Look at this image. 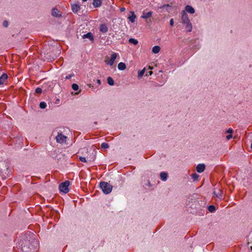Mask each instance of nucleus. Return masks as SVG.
I'll return each mask as SVG.
<instances>
[{"label":"nucleus","instance_id":"nucleus-1","mask_svg":"<svg viewBox=\"0 0 252 252\" xmlns=\"http://www.w3.org/2000/svg\"><path fill=\"white\" fill-rule=\"evenodd\" d=\"M99 186L103 192L105 194L110 193L112 191V186L107 182H101Z\"/></svg>","mask_w":252,"mask_h":252},{"label":"nucleus","instance_id":"nucleus-2","mask_svg":"<svg viewBox=\"0 0 252 252\" xmlns=\"http://www.w3.org/2000/svg\"><path fill=\"white\" fill-rule=\"evenodd\" d=\"M70 183L68 181H66L62 183L59 186V189L60 191L66 193L69 191L68 186Z\"/></svg>","mask_w":252,"mask_h":252},{"label":"nucleus","instance_id":"nucleus-3","mask_svg":"<svg viewBox=\"0 0 252 252\" xmlns=\"http://www.w3.org/2000/svg\"><path fill=\"white\" fill-rule=\"evenodd\" d=\"M21 250L23 252H35V250L33 246L28 243L22 247Z\"/></svg>","mask_w":252,"mask_h":252},{"label":"nucleus","instance_id":"nucleus-4","mask_svg":"<svg viewBox=\"0 0 252 252\" xmlns=\"http://www.w3.org/2000/svg\"><path fill=\"white\" fill-rule=\"evenodd\" d=\"M181 19L182 23L183 24H186V23H189L190 20L189 19L188 15L185 11L183 10L181 11Z\"/></svg>","mask_w":252,"mask_h":252},{"label":"nucleus","instance_id":"nucleus-5","mask_svg":"<svg viewBox=\"0 0 252 252\" xmlns=\"http://www.w3.org/2000/svg\"><path fill=\"white\" fill-rule=\"evenodd\" d=\"M66 139L67 137L62 133H58L56 137L57 142L61 144L65 143Z\"/></svg>","mask_w":252,"mask_h":252},{"label":"nucleus","instance_id":"nucleus-6","mask_svg":"<svg viewBox=\"0 0 252 252\" xmlns=\"http://www.w3.org/2000/svg\"><path fill=\"white\" fill-rule=\"evenodd\" d=\"M153 11H150L148 12H146L145 11H143L142 15L141 16V18L144 19H147L152 17L153 15Z\"/></svg>","mask_w":252,"mask_h":252},{"label":"nucleus","instance_id":"nucleus-7","mask_svg":"<svg viewBox=\"0 0 252 252\" xmlns=\"http://www.w3.org/2000/svg\"><path fill=\"white\" fill-rule=\"evenodd\" d=\"M52 15L54 17H60L62 16V13L58 9L54 8L52 10Z\"/></svg>","mask_w":252,"mask_h":252},{"label":"nucleus","instance_id":"nucleus-8","mask_svg":"<svg viewBox=\"0 0 252 252\" xmlns=\"http://www.w3.org/2000/svg\"><path fill=\"white\" fill-rule=\"evenodd\" d=\"M71 8H72V11L74 13H77L78 11L79 10H80V5L79 4L74 3V4H72Z\"/></svg>","mask_w":252,"mask_h":252},{"label":"nucleus","instance_id":"nucleus-9","mask_svg":"<svg viewBox=\"0 0 252 252\" xmlns=\"http://www.w3.org/2000/svg\"><path fill=\"white\" fill-rule=\"evenodd\" d=\"M117 53H113L111 55L110 59V60L109 62L108 63V64H109L110 65H112L114 63L115 60H116L117 58Z\"/></svg>","mask_w":252,"mask_h":252},{"label":"nucleus","instance_id":"nucleus-10","mask_svg":"<svg viewBox=\"0 0 252 252\" xmlns=\"http://www.w3.org/2000/svg\"><path fill=\"white\" fill-rule=\"evenodd\" d=\"M82 38L83 39L88 38L92 41H93L94 40V35H93V33L90 32H88L87 33L83 35Z\"/></svg>","mask_w":252,"mask_h":252},{"label":"nucleus","instance_id":"nucleus-11","mask_svg":"<svg viewBox=\"0 0 252 252\" xmlns=\"http://www.w3.org/2000/svg\"><path fill=\"white\" fill-rule=\"evenodd\" d=\"M205 166L204 164H199L197 165L196 169L197 172L202 173L205 170Z\"/></svg>","mask_w":252,"mask_h":252},{"label":"nucleus","instance_id":"nucleus-12","mask_svg":"<svg viewBox=\"0 0 252 252\" xmlns=\"http://www.w3.org/2000/svg\"><path fill=\"white\" fill-rule=\"evenodd\" d=\"M99 31L102 33H105L108 32V28L105 24H101L99 27Z\"/></svg>","mask_w":252,"mask_h":252},{"label":"nucleus","instance_id":"nucleus-13","mask_svg":"<svg viewBox=\"0 0 252 252\" xmlns=\"http://www.w3.org/2000/svg\"><path fill=\"white\" fill-rule=\"evenodd\" d=\"M7 75L6 73H3L0 77V85H2L4 83L5 80L7 79Z\"/></svg>","mask_w":252,"mask_h":252},{"label":"nucleus","instance_id":"nucleus-14","mask_svg":"<svg viewBox=\"0 0 252 252\" xmlns=\"http://www.w3.org/2000/svg\"><path fill=\"white\" fill-rule=\"evenodd\" d=\"M185 10L187 12L190 14H193L195 12L194 8L190 5H187L185 7Z\"/></svg>","mask_w":252,"mask_h":252},{"label":"nucleus","instance_id":"nucleus-15","mask_svg":"<svg viewBox=\"0 0 252 252\" xmlns=\"http://www.w3.org/2000/svg\"><path fill=\"white\" fill-rule=\"evenodd\" d=\"M93 4L95 7H100L102 4L101 0H93Z\"/></svg>","mask_w":252,"mask_h":252},{"label":"nucleus","instance_id":"nucleus-16","mask_svg":"<svg viewBox=\"0 0 252 252\" xmlns=\"http://www.w3.org/2000/svg\"><path fill=\"white\" fill-rule=\"evenodd\" d=\"M160 179L163 181H166L167 179L168 174L166 172H161L160 174Z\"/></svg>","mask_w":252,"mask_h":252},{"label":"nucleus","instance_id":"nucleus-17","mask_svg":"<svg viewBox=\"0 0 252 252\" xmlns=\"http://www.w3.org/2000/svg\"><path fill=\"white\" fill-rule=\"evenodd\" d=\"M184 25H186V30L187 32H190L192 29V24L191 22H189V23H186V24Z\"/></svg>","mask_w":252,"mask_h":252},{"label":"nucleus","instance_id":"nucleus-18","mask_svg":"<svg viewBox=\"0 0 252 252\" xmlns=\"http://www.w3.org/2000/svg\"><path fill=\"white\" fill-rule=\"evenodd\" d=\"M118 68L120 70H124L126 68V65L125 63L121 62L118 64Z\"/></svg>","mask_w":252,"mask_h":252},{"label":"nucleus","instance_id":"nucleus-19","mask_svg":"<svg viewBox=\"0 0 252 252\" xmlns=\"http://www.w3.org/2000/svg\"><path fill=\"white\" fill-rule=\"evenodd\" d=\"M213 194L218 198H220L222 195V191L220 189H217V190H214L213 192Z\"/></svg>","mask_w":252,"mask_h":252},{"label":"nucleus","instance_id":"nucleus-20","mask_svg":"<svg viewBox=\"0 0 252 252\" xmlns=\"http://www.w3.org/2000/svg\"><path fill=\"white\" fill-rule=\"evenodd\" d=\"M160 50V47L158 45L155 46L152 48V52L155 53L157 54L158 53Z\"/></svg>","mask_w":252,"mask_h":252},{"label":"nucleus","instance_id":"nucleus-21","mask_svg":"<svg viewBox=\"0 0 252 252\" xmlns=\"http://www.w3.org/2000/svg\"><path fill=\"white\" fill-rule=\"evenodd\" d=\"M131 13H132V15L129 16L128 17V19H129V20H130V22L133 23V22H134L135 21V19L136 16L134 14V12H131Z\"/></svg>","mask_w":252,"mask_h":252},{"label":"nucleus","instance_id":"nucleus-22","mask_svg":"<svg viewBox=\"0 0 252 252\" xmlns=\"http://www.w3.org/2000/svg\"><path fill=\"white\" fill-rule=\"evenodd\" d=\"M128 42L130 43L133 44L135 45H137L138 43V41L137 39L132 38H129L128 40Z\"/></svg>","mask_w":252,"mask_h":252},{"label":"nucleus","instance_id":"nucleus-23","mask_svg":"<svg viewBox=\"0 0 252 252\" xmlns=\"http://www.w3.org/2000/svg\"><path fill=\"white\" fill-rule=\"evenodd\" d=\"M107 83L110 86H113L114 84V81L113 78L111 77H108L107 78Z\"/></svg>","mask_w":252,"mask_h":252},{"label":"nucleus","instance_id":"nucleus-24","mask_svg":"<svg viewBox=\"0 0 252 252\" xmlns=\"http://www.w3.org/2000/svg\"><path fill=\"white\" fill-rule=\"evenodd\" d=\"M208 209L210 212L212 213L215 211L216 208L214 205H210L208 206Z\"/></svg>","mask_w":252,"mask_h":252},{"label":"nucleus","instance_id":"nucleus-25","mask_svg":"<svg viewBox=\"0 0 252 252\" xmlns=\"http://www.w3.org/2000/svg\"><path fill=\"white\" fill-rule=\"evenodd\" d=\"M46 106H47L46 103L44 101L41 102L39 104V107L41 109L45 108Z\"/></svg>","mask_w":252,"mask_h":252},{"label":"nucleus","instance_id":"nucleus-26","mask_svg":"<svg viewBox=\"0 0 252 252\" xmlns=\"http://www.w3.org/2000/svg\"><path fill=\"white\" fill-rule=\"evenodd\" d=\"M72 88L74 91H77L79 89V86L77 84L74 83L72 85Z\"/></svg>","mask_w":252,"mask_h":252},{"label":"nucleus","instance_id":"nucleus-27","mask_svg":"<svg viewBox=\"0 0 252 252\" xmlns=\"http://www.w3.org/2000/svg\"><path fill=\"white\" fill-rule=\"evenodd\" d=\"M199 176L198 174H197L196 173H193L191 175V177H192V179L194 180V181H195L198 178Z\"/></svg>","mask_w":252,"mask_h":252},{"label":"nucleus","instance_id":"nucleus-28","mask_svg":"<svg viewBox=\"0 0 252 252\" xmlns=\"http://www.w3.org/2000/svg\"><path fill=\"white\" fill-rule=\"evenodd\" d=\"M101 147L102 148L106 149L109 147V145L107 143H102L101 145Z\"/></svg>","mask_w":252,"mask_h":252},{"label":"nucleus","instance_id":"nucleus-29","mask_svg":"<svg viewBox=\"0 0 252 252\" xmlns=\"http://www.w3.org/2000/svg\"><path fill=\"white\" fill-rule=\"evenodd\" d=\"M144 72H145V68H144L143 70H142L141 71H140L138 72V76L139 77H141L144 75Z\"/></svg>","mask_w":252,"mask_h":252},{"label":"nucleus","instance_id":"nucleus-30","mask_svg":"<svg viewBox=\"0 0 252 252\" xmlns=\"http://www.w3.org/2000/svg\"><path fill=\"white\" fill-rule=\"evenodd\" d=\"M42 89L38 87L35 89V93L37 94H40L42 92Z\"/></svg>","mask_w":252,"mask_h":252},{"label":"nucleus","instance_id":"nucleus-31","mask_svg":"<svg viewBox=\"0 0 252 252\" xmlns=\"http://www.w3.org/2000/svg\"><path fill=\"white\" fill-rule=\"evenodd\" d=\"M79 158L81 162H87V160L85 158L83 157H80Z\"/></svg>","mask_w":252,"mask_h":252},{"label":"nucleus","instance_id":"nucleus-32","mask_svg":"<svg viewBox=\"0 0 252 252\" xmlns=\"http://www.w3.org/2000/svg\"><path fill=\"white\" fill-rule=\"evenodd\" d=\"M74 76V74H69L68 75L66 76L65 79H70L71 78V77Z\"/></svg>","mask_w":252,"mask_h":252},{"label":"nucleus","instance_id":"nucleus-33","mask_svg":"<svg viewBox=\"0 0 252 252\" xmlns=\"http://www.w3.org/2000/svg\"><path fill=\"white\" fill-rule=\"evenodd\" d=\"M233 132V129L231 128H229L227 131L226 133L231 134Z\"/></svg>","mask_w":252,"mask_h":252},{"label":"nucleus","instance_id":"nucleus-34","mask_svg":"<svg viewBox=\"0 0 252 252\" xmlns=\"http://www.w3.org/2000/svg\"><path fill=\"white\" fill-rule=\"evenodd\" d=\"M170 25L171 26H173L174 25V20L173 19H171L170 20Z\"/></svg>","mask_w":252,"mask_h":252},{"label":"nucleus","instance_id":"nucleus-35","mask_svg":"<svg viewBox=\"0 0 252 252\" xmlns=\"http://www.w3.org/2000/svg\"><path fill=\"white\" fill-rule=\"evenodd\" d=\"M232 137V135L231 134L227 135L226 137V138L227 140L230 139Z\"/></svg>","mask_w":252,"mask_h":252},{"label":"nucleus","instance_id":"nucleus-36","mask_svg":"<svg viewBox=\"0 0 252 252\" xmlns=\"http://www.w3.org/2000/svg\"><path fill=\"white\" fill-rule=\"evenodd\" d=\"M170 6L169 4H164L160 7V8H164L166 7Z\"/></svg>","mask_w":252,"mask_h":252},{"label":"nucleus","instance_id":"nucleus-37","mask_svg":"<svg viewBox=\"0 0 252 252\" xmlns=\"http://www.w3.org/2000/svg\"><path fill=\"white\" fill-rule=\"evenodd\" d=\"M8 23L7 21H4V22H3V26L5 27H7L8 26Z\"/></svg>","mask_w":252,"mask_h":252},{"label":"nucleus","instance_id":"nucleus-38","mask_svg":"<svg viewBox=\"0 0 252 252\" xmlns=\"http://www.w3.org/2000/svg\"><path fill=\"white\" fill-rule=\"evenodd\" d=\"M125 9H125V7H122V8H121V9H120V11H121V12H123V11H124L125 10Z\"/></svg>","mask_w":252,"mask_h":252},{"label":"nucleus","instance_id":"nucleus-39","mask_svg":"<svg viewBox=\"0 0 252 252\" xmlns=\"http://www.w3.org/2000/svg\"><path fill=\"white\" fill-rule=\"evenodd\" d=\"M152 74H153V72H152V71H150L149 72V74H146V76H148V75H152Z\"/></svg>","mask_w":252,"mask_h":252},{"label":"nucleus","instance_id":"nucleus-40","mask_svg":"<svg viewBox=\"0 0 252 252\" xmlns=\"http://www.w3.org/2000/svg\"><path fill=\"white\" fill-rule=\"evenodd\" d=\"M97 83L99 85L101 84V81L99 79L97 80Z\"/></svg>","mask_w":252,"mask_h":252},{"label":"nucleus","instance_id":"nucleus-41","mask_svg":"<svg viewBox=\"0 0 252 252\" xmlns=\"http://www.w3.org/2000/svg\"><path fill=\"white\" fill-rule=\"evenodd\" d=\"M250 237H251V239H252V232L250 234Z\"/></svg>","mask_w":252,"mask_h":252},{"label":"nucleus","instance_id":"nucleus-42","mask_svg":"<svg viewBox=\"0 0 252 252\" xmlns=\"http://www.w3.org/2000/svg\"><path fill=\"white\" fill-rule=\"evenodd\" d=\"M251 148L252 149V144H251Z\"/></svg>","mask_w":252,"mask_h":252},{"label":"nucleus","instance_id":"nucleus-43","mask_svg":"<svg viewBox=\"0 0 252 252\" xmlns=\"http://www.w3.org/2000/svg\"><path fill=\"white\" fill-rule=\"evenodd\" d=\"M87 0H82L83 1H86Z\"/></svg>","mask_w":252,"mask_h":252},{"label":"nucleus","instance_id":"nucleus-44","mask_svg":"<svg viewBox=\"0 0 252 252\" xmlns=\"http://www.w3.org/2000/svg\"><path fill=\"white\" fill-rule=\"evenodd\" d=\"M251 249L252 250V246L251 247Z\"/></svg>","mask_w":252,"mask_h":252},{"label":"nucleus","instance_id":"nucleus-45","mask_svg":"<svg viewBox=\"0 0 252 252\" xmlns=\"http://www.w3.org/2000/svg\"><path fill=\"white\" fill-rule=\"evenodd\" d=\"M1 159L0 158V162H1Z\"/></svg>","mask_w":252,"mask_h":252}]
</instances>
